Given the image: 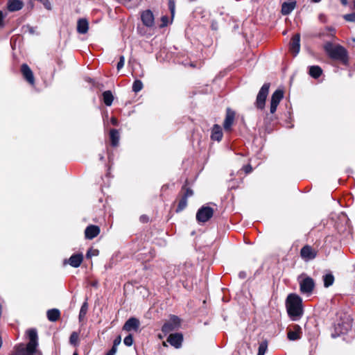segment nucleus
Here are the masks:
<instances>
[{"instance_id": "54", "label": "nucleus", "mask_w": 355, "mask_h": 355, "mask_svg": "<svg viewBox=\"0 0 355 355\" xmlns=\"http://www.w3.org/2000/svg\"><path fill=\"white\" fill-rule=\"evenodd\" d=\"M354 8L355 9V0L354 1Z\"/></svg>"}, {"instance_id": "29", "label": "nucleus", "mask_w": 355, "mask_h": 355, "mask_svg": "<svg viewBox=\"0 0 355 355\" xmlns=\"http://www.w3.org/2000/svg\"><path fill=\"white\" fill-rule=\"evenodd\" d=\"M87 311H88V304L87 302H85L82 304V306L80 307V312H79L78 319L80 321L83 320L85 318V317L87 313Z\"/></svg>"}, {"instance_id": "39", "label": "nucleus", "mask_w": 355, "mask_h": 355, "mask_svg": "<svg viewBox=\"0 0 355 355\" xmlns=\"http://www.w3.org/2000/svg\"><path fill=\"white\" fill-rule=\"evenodd\" d=\"M168 8L172 15L175 11V0H168Z\"/></svg>"}, {"instance_id": "25", "label": "nucleus", "mask_w": 355, "mask_h": 355, "mask_svg": "<svg viewBox=\"0 0 355 355\" xmlns=\"http://www.w3.org/2000/svg\"><path fill=\"white\" fill-rule=\"evenodd\" d=\"M322 73V69L318 65L309 67V74L313 78H318Z\"/></svg>"}, {"instance_id": "27", "label": "nucleus", "mask_w": 355, "mask_h": 355, "mask_svg": "<svg viewBox=\"0 0 355 355\" xmlns=\"http://www.w3.org/2000/svg\"><path fill=\"white\" fill-rule=\"evenodd\" d=\"M103 103L106 106H111L114 101V96L111 91L107 90L103 92Z\"/></svg>"}, {"instance_id": "30", "label": "nucleus", "mask_w": 355, "mask_h": 355, "mask_svg": "<svg viewBox=\"0 0 355 355\" xmlns=\"http://www.w3.org/2000/svg\"><path fill=\"white\" fill-rule=\"evenodd\" d=\"M187 205V199H186L185 198L182 196L178 202V207L176 209V212L182 211L183 209H184L186 208Z\"/></svg>"}, {"instance_id": "23", "label": "nucleus", "mask_w": 355, "mask_h": 355, "mask_svg": "<svg viewBox=\"0 0 355 355\" xmlns=\"http://www.w3.org/2000/svg\"><path fill=\"white\" fill-rule=\"evenodd\" d=\"M46 316L49 321L55 322L60 317V311L58 309H51L47 311Z\"/></svg>"}, {"instance_id": "7", "label": "nucleus", "mask_w": 355, "mask_h": 355, "mask_svg": "<svg viewBox=\"0 0 355 355\" xmlns=\"http://www.w3.org/2000/svg\"><path fill=\"white\" fill-rule=\"evenodd\" d=\"M314 288V280L310 277H306L300 282V291L302 294L310 295Z\"/></svg>"}, {"instance_id": "45", "label": "nucleus", "mask_w": 355, "mask_h": 355, "mask_svg": "<svg viewBox=\"0 0 355 355\" xmlns=\"http://www.w3.org/2000/svg\"><path fill=\"white\" fill-rule=\"evenodd\" d=\"M3 18L4 15L2 11L0 10V27L3 26Z\"/></svg>"}, {"instance_id": "42", "label": "nucleus", "mask_w": 355, "mask_h": 355, "mask_svg": "<svg viewBox=\"0 0 355 355\" xmlns=\"http://www.w3.org/2000/svg\"><path fill=\"white\" fill-rule=\"evenodd\" d=\"M277 106L278 105L270 103V112L271 114H273L276 112Z\"/></svg>"}, {"instance_id": "1", "label": "nucleus", "mask_w": 355, "mask_h": 355, "mask_svg": "<svg viewBox=\"0 0 355 355\" xmlns=\"http://www.w3.org/2000/svg\"><path fill=\"white\" fill-rule=\"evenodd\" d=\"M29 342L25 344H19L15 346L14 352L10 355H40L37 349L38 346L37 332L35 329H31L27 331Z\"/></svg>"}, {"instance_id": "10", "label": "nucleus", "mask_w": 355, "mask_h": 355, "mask_svg": "<svg viewBox=\"0 0 355 355\" xmlns=\"http://www.w3.org/2000/svg\"><path fill=\"white\" fill-rule=\"evenodd\" d=\"M302 330L300 325L293 324L288 329L287 337L290 340H297L301 338Z\"/></svg>"}, {"instance_id": "53", "label": "nucleus", "mask_w": 355, "mask_h": 355, "mask_svg": "<svg viewBox=\"0 0 355 355\" xmlns=\"http://www.w3.org/2000/svg\"><path fill=\"white\" fill-rule=\"evenodd\" d=\"M73 355H78V354L76 352H75L73 354Z\"/></svg>"}, {"instance_id": "17", "label": "nucleus", "mask_w": 355, "mask_h": 355, "mask_svg": "<svg viewBox=\"0 0 355 355\" xmlns=\"http://www.w3.org/2000/svg\"><path fill=\"white\" fill-rule=\"evenodd\" d=\"M100 233V228L97 225H90L85 230V236L87 239H93Z\"/></svg>"}, {"instance_id": "5", "label": "nucleus", "mask_w": 355, "mask_h": 355, "mask_svg": "<svg viewBox=\"0 0 355 355\" xmlns=\"http://www.w3.org/2000/svg\"><path fill=\"white\" fill-rule=\"evenodd\" d=\"M269 88L270 83H264L257 94L255 106L259 110H262L265 107L266 100L269 92Z\"/></svg>"}, {"instance_id": "37", "label": "nucleus", "mask_w": 355, "mask_h": 355, "mask_svg": "<svg viewBox=\"0 0 355 355\" xmlns=\"http://www.w3.org/2000/svg\"><path fill=\"white\" fill-rule=\"evenodd\" d=\"M99 251L96 249H89L86 254L87 258H91L93 256H98Z\"/></svg>"}, {"instance_id": "24", "label": "nucleus", "mask_w": 355, "mask_h": 355, "mask_svg": "<svg viewBox=\"0 0 355 355\" xmlns=\"http://www.w3.org/2000/svg\"><path fill=\"white\" fill-rule=\"evenodd\" d=\"M284 97V92L282 89L275 90L271 96L270 103L279 105V102Z\"/></svg>"}, {"instance_id": "32", "label": "nucleus", "mask_w": 355, "mask_h": 355, "mask_svg": "<svg viewBox=\"0 0 355 355\" xmlns=\"http://www.w3.org/2000/svg\"><path fill=\"white\" fill-rule=\"evenodd\" d=\"M268 349V343L266 341L261 342L258 348L257 355H265Z\"/></svg>"}, {"instance_id": "40", "label": "nucleus", "mask_w": 355, "mask_h": 355, "mask_svg": "<svg viewBox=\"0 0 355 355\" xmlns=\"http://www.w3.org/2000/svg\"><path fill=\"white\" fill-rule=\"evenodd\" d=\"M121 336H117V337L114 339V342H113V345H112V346H114V347H117V346L121 343Z\"/></svg>"}, {"instance_id": "33", "label": "nucleus", "mask_w": 355, "mask_h": 355, "mask_svg": "<svg viewBox=\"0 0 355 355\" xmlns=\"http://www.w3.org/2000/svg\"><path fill=\"white\" fill-rule=\"evenodd\" d=\"M182 191H184L182 197L185 198L186 199H188V198L192 196L193 195V191L191 189L187 188L186 185H184L182 187Z\"/></svg>"}, {"instance_id": "22", "label": "nucleus", "mask_w": 355, "mask_h": 355, "mask_svg": "<svg viewBox=\"0 0 355 355\" xmlns=\"http://www.w3.org/2000/svg\"><path fill=\"white\" fill-rule=\"evenodd\" d=\"M89 28V24L86 19H80L78 21L77 31L80 34H85L87 33Z\"/></svg>"}, {"instance_id": "11", "label": "nucleus", "mask_w": 355, "mask_h": 355, "mask_svg": "<svg viewBox=\"0 0 355 355\" xmlns=\"http://www.w3.org/2000/svg\"><path fill=\"white\" fill-rule=\"evenodd\" d=\"M234 119L235 112L231 108L227 107L226 110V115L223 123V128L225 130L229 131L231 130Z\"/></svg>"}, {"instance_id": "20", "label": "nucleus", "mask_w": 355, "mask_h": 355, "mask_svg": "<svg viewBox=\"0 0 355 355\" xmlns=\"http://www.w3.org/2000/svg\"><path fill=\"white\" fill-rule=\"evenodd\" d=\"M223 131L221 127L218 125H214L211 129V139L214 141H220L223 138Z\"/></svg>"}, {"instance_id": "8", "label": "nucleus", "mask_w": 355, "mask_h": 355, "mask_svg": "<svg viewBox=\"0 0 355 355\" xmlns=\"http://www.w3.org/2000/svg\"><path fill=\"white\" fill-rule=\"evenodd\" d=\"M180 323V320L178 316L171 315L170 321L164 323L162 327V331L164 334H168L177 329Z\"/></svg>"}, {"instance_id": "50", "label": "nucleus", "mask_w": 355, "mask_h": 355, "mask_svg": "<svg viewBox=\"0 0 355 355\" xmlns=\"http://www.w3.org/2000/svg\"><path fill=\"white\" fill-rule=\"evenodd\" d=\"M340 1L342 3V4H343L345 6L347 5V0H340Z\"/></svg>"}, {"instance_id": "26", "label": "nucleus", "mask_w": 355, "mask_h": 355, "mask_svg": "<svg viewBox=\"0 0 355 355\" xmlns=\"http://www.w3.org/2000/svg\"><path fill=\"white\" fill-rule=\"evenodd\" d=\"M111 144L112 146L116 147L119 142V132L116 129H111L110 132Z\"/></svg>"}, {"instance_id": "55", "label": "nucleus", "mask_w": 355, "mask_h": 355, "mask_svg": "<svg viewBox=\"0 0 355 355\" xmlns=\"http://www.w3.org/2000/svg\"><path fill=\"white\" fill-rule=\"evenodd\" d=\"M353 267H354V270H355V263L353 265Z\"/></svg>"}, {"instance_id": "47", "label": "nucleus", "mask_w": 355, "mask_h": 355, "mask_svg": "<svg viewBox=\"0 0 355 355\" xmlns=\"http://www.w3.org/2000/svg\"><path fill=\"white\" fill-rule=\"evenodd\" d=\"M246 276H247V275H246V272L245 271H241L239 273V277L241 279H245L246 277Z\"/></svg>"}, {"instance_id": "36", "label": "nucleus", "mask_w": 355, "mask_h": 355, "mask_svg": "<svg viewBox=\"0 0 355 355\" xmlns=\"http://www.w3.org/2000/svg\"><path fill=\"white\" fill-rule=\"evenodd\" d=\"M343 18L347 21L355 22V12L345 15Z\"/></svg>"}, {"instance_id": "56", "label": "nucleus", "mask_w": 355, "mask_h": 355, "mask_svg": "<svg viewBox=\"0 0 355 355\" xmlns=\"http://www.w3.org/2000/svg\"><path fill=\"white\" fill-rule=\"evenodd\" d=\"M128 1H130L131 0H127Z\"/></svg>"}, {"instance_id": "34", "label": "nucleus", "mask_w": 355, "mask_h": 355, "mask_svg": "<svg viewBox=\"0 0 355 355\" xmlns=\"http://www.w3.org/2000/svg\"><path fill=\"white\" fill-rule=\"evenodd\" d=\"M79 334L76 331H73L71 333L70 338H69V343L70 344L76 346L78 345Z\"/></svg>"}, {"instance_id": "16", "label": "nucleus", "mask_w": 355, "mask_h": 355, "mask_svg": "<svg viewBox=\"0 0 355 355\" xmlns=\"http://www.w3.org/2000/svg\"><path fill=\"white\" fill-rule=\"evenodd\" d=\"M300 35L299 33L295 34L291 39L290 43V51L295 56L300 51Z\"/></svg>"}, {"instance_id": "21", "label": "nucleus", "mask_w": 355, "mask_h": 355, "mask_svg": "<svg viewBox=\"0 0 355 355\" xmlns=\"http://www.w3.org/2000/svg\"><path fill=\"white\" fill-rule=\"evenodd\" d=\"M296 1L284 2L282 5L281 12L283 15H288L295 9Z\"/></svg>"}, {"instance_id": "15", "label": "nucleus", "mask_w": 355, "mask_h": 355, "mask_svg": "<svg viewBox=\"0 0 355 355\" xmlns=\"http://www.w3.org/2000/svg\"><path fill=\"white\" fill-rule=\"evenodd\" d=\"M182 341L183 336L180 333L170 334L167 338V342L177 349L181 347Z\"/></svg>"}, {"instance_id": "18", "label": "nucleus", "mask_w": 355, "mask_h": 355, "mask_svg": "<svg viewBox=\"0 0 355 355\" xmlns=\"http://www.w3.org/2000/svg\"><path fill=\"white\" fill-rule=\"evenodd\" d=\"M143 24L148 26L151 27L154 24V17L153 12L150 10L144 11L141 16Z\"/></svg>"}, {"instance_id": "9", "label": "nucleus", "mask_w": 355, "mask_h": 355, "mask_svg": "<svg viewBox=\"0 0 355 355\" xmlns=\"http://www.w3.org/2000/svg\"><path fill=\"white\" fill-rule=\"evenodd\" d=\"M300 256L305 261H309L316 257L317 251L311 246L306 245L301 249Z\"/></svg>"}, {"instance_id": "46", "label": "nucleus", "mask_w": 355, "mask_h": 355, "mask_svg": "<svg viewBox=\"0 0 355 355\" xmlns=\"http://www.w3.org/2000/svg\"><path fill=\"white\" fill-rule=\"evenodd\" d=\"M162 21L163 22V24L162 25V26H166L167 22H168V17L166 16H163L162 17Z\"/></svg>"}, {"instance_id": "31", "label": "nucleus", "mask_w": 355, "mask_h": 355, "mask_svg": "<svg viewBox=\"0 0 355 355\" xmlns=\"http://www.w3.org/2000/svg\"><path fill=\"white\" fill-rule=\"evenodd\" d=\"M143 83L140 80H135L132 84V91L137 93L143 89Z\"/></svg>"}, {"instance_id": "44", "label": "nucleus", "mask_w": 355, "mask_h": 355, "mask_svg": "<svg viewBox=\"0 0 355 355\" xmlns=\"http://www.w3.org/2000/svg\"><path fill=\"white\" fill-rule=\"evenodd\" d=\"M148 219L149 218L146 215H142L140 216V218H139L140 221L144 223H147L148 221Z\"/></svg>"}, {"instance_id": "49", "label": "nucleus", "mask_w": 355, "mask_h": 355, "mask_svg": "<svg viewBox=\"0 0 355 355\" xmlns=\"http://www.w3.org/2000/svg\"><path fill=\"white\" fill-rule=\"evenodd\" d=\"M111 121L113 125H117V120L115 118H112Z\"/></svg>"}, {"instance_id": "19", "label": "nucleus", "mask_w": 355, "mask_h": 355, "mask_svg": "<svg viewBox=\"0 0 355 355\" xmlns=\"http://www.w3.org/2000/svg\"><path fill=\"white\" fill-rule=\"evenodd\" d=\"M24 6V2L21 0H8L7 8L10 12L20 10Z\"/></svg>"}, {"instance_id": "51", "label": "nucleus", "mask_w": 355, "mask_h": 355, "mask_svg": "<svg viewBox=\"0 0 355 355\" xmlns=\"http://www.w3.org/2000/svg\"><path fill=\"white\" fill-rule=\"evenodd\" d=\"M99 159H100L101 160H103V159H104V156H103V155H99Z\"/></svg>"}, {"instance_id": "12", "label": "nucleus", "mask_w": 355, "mask_h": 355, "mask_svg": "<svg viewBox=\"0 0 355 355\" xmlns=\"http://www.w3.org/2000/svg\"><path fill=\"white\" fill-rule=\"evenodd\" d=\"M140 326L139 320L134 317L129 318L124 324L123 330L126 331H137Z\"/></svg>"}, {"instance_id": "13", "label": "nucleus", "mask_w": 355, "mask_h": 355, "mask_svg": "<svg viewBox=\"0 0 355 355\" xmlns=\"http://www.w3.org/2000/svg\"><path fill=\"white\" fill-rule=\"evenodd\" d=\"M83 261V255L82 253L73 254L69 259L64 261V264L68 263L73 268L79 267Z\"/></svg>"}, {"instance_id": "43", "label": "nucleus", "mask_w": 355, "mask_h": 355, "mask_svg": "<svg viewBox=\"0 0 355 355\" xmlns=\"http://www.w3.org/2000/svg\"><path fill=\"white\" fill-rule=\"evenodd\" d=\"M243 168L245 171V173H249L252 171V168L250 164L244 166Z\"/></svg>"}, {"instance_id": "41", "label": "nucleus", "mask_w": 355, "mask_h": 355, "mask_svg": "<svg viewBox=\"0 0 355 355\" xmlns=\"http://www.w3.org/2000/svg\"><path fill=\"white\" fill-rule=\"evenodd\" d=\"M117 351V347L114 346L105 354V355H114Z\"/></svg>"}, {"instance_id": "38", "label": "nucleus", "mask_w": 355, "mask_h": 355, "mask_svg": "<svg viewBox=\"0 0 355 355\" xmlns=\"http://www.w3.org/2000/svg\"><path fill=\"white\" fill-rule=\"evenodd\" d=\"M125 62V58L123 55L120 56L119 61L117 63L116 69L118 71L121 70Z\"/></svg>"}, {"instance_id": "28", "label": "nucleus", "mask_w": 355, "mask_h": 355, "mask_svg": "<svg viewBox=\"0 0 355 355\" xmlns=\"http://www.w3.org/2000/svg\"><path fill=\"white\" fill-rule=\"evenodd\" d=\"M322 280H323L324 286L325 288H328L333 285L335 279H334V276L333 275V274L331 272H329L322 276Z\"/></svg>"}, {"instance_id": "48", "label": "nucleus", "mask_w": 355, "mask_h": 355, "mask_svg": "<svg viewBox=\"0 0 355 355\" xmlns=\"http://www.w3.org/2000/svg\"><path fill=\"white\" fill-rule=\"evenodd\" d=\"M319 19L322 22H325V15L323 14H320L319 15Z\"/></svg>"}, {"instance_id": "6", "label": "nucleus", "mask_w": 355, "mask_h": 355, "mask_svg": "<svg viewBox=\"0 0 355 355\" xmlns=\"http://www.w3.org/2000/svg\"><path fill=\"white\" fill-rule=\"evenodd\" d=\"M213 208L208 206H202L196 213V220L198 223H206L213 216Z\"/></svg>"}, {"instance_id": "35", "label": "nucleus", "mask_w": 355, "mask_h": 355, "mask_svg": "<svg viewBox=\"0 0 355 355\" xmlns=\"http://www.w3.org/2000/svg\"><path fill=\"white\" fill-rule=\"evenodd\" d=\"M123 343L128 346L130 347L133 343V337L131 334L128 335L126 337H125L123 340Z\"/></svg>"}, {"instance_id": "14", "label": "nucleus", "mask_w": 355, "mask_h": 355, "mask_svg": "<svg viewBox=\"0 0 355 355\" xmlns=\"http://www.w3.org/2000/svg\"><path fill=\"white\" fill-rule=\"evenodd\" d=\"M21 72L24 78L26 79V80L28 83H29L32 85H33L35 84V78H34L33 73L27 64H21Z\"/></svg>"}, {"instance_id": "4", "label": "nucleus", "mask_w": 355, "mask_h": 355, "mask_svg": "<svg viewBox=\"0 0 355 355\" xmlns=\"http://www.w3.org/2000/svg\"><path fill=\"white\" fill-rule=\"evenodd\" d=\"M352 326V319L349 315L343 313L340 316L339 320L334 325V330L331 332V337L336 338L341 334H346Z\"/></svg>"}, {"instance_id": "3", "label": "nucleus", "mask_w": 355, "mask_h": 355, "mask_svg": "<svg viewBox=\"0 0 355 355\" xmlns=\"http://www.w3.org/2000/svg\"><path fill=\"white\" fill-rule=\"evenodd\" d=\"M324 49L327 55L332 59L340 60L346 64L348 62L347 50L341 45H334L331 42H327Z\"/></svg>"}, {"instance_id": "2", "label": "nucleus", "mask_w": 355, "mask_h": 355, "mask_svg": "<svg viewBox=\"0 0 355 355\" xmlns=\"http://www.w3.org/2000/svg\"><path fill=\"white\" fill-rule=\"evenodd\" d=\"M288 315L293 321H298L304 314L302 299L295 293L289 294L286 299Z\"/></svg>"}, {"instance_id": "52", "label": "nucleus", "mask_w": 355, "mask_h": 355, "mask_svg": "<svg viewBox=\"0 0 355 355\" xmlns=\"http://www.w3.org/2000/svg\"><path fill=\"white\" fill-rule=\"evenodd\" d=\"M311 1L313 3H319L321 0H311Z\"/></svg>"}]
</instances>
